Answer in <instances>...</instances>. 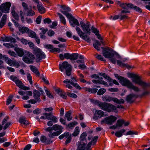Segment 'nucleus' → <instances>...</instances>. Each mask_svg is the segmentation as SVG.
<instances>
[{"label": "nucleus", "mask_w": 150, "mask_h": 150, "mask_svg": "<svg viewBox=\"0 0 150 150\" xmlns=\"http://www.w3.org/2000/svg\"><path fill=\"white\" fill-rule=\"evenodd\" d=\"M138 97V96L134 94H131L127 96L126 100L128 103H133L134 101V98H137Z\"/></svg>", "instance_id": "15"}, {"label": "nucleus", "mask_w": 150, "mask_h": 150, "mask_svg": "<svg viewBox=\"0 0 150 150\" xmlns=\"http://www.w3.org/2000/svg\"><path fill=\"white\" fill-rule=\"evenodd\" d=\"M113 102L116 103L118 104H123L124 103L125 101L124 99L121 98L120 99H118L117 98H114Z\"/></svg>", "instance_id": "38"}, {"label": "nucleus", "mask_w": 150, "mask_h": 150, "mask_svg": "<svg viewBox=\"0 0 150 150\" xmlns=\"http://www.w3.org/2000/svg\"><path fill=\"white\" fill-rule=\"evenodd\" d=\"M33 96L35 99H37L38 102L40 103L41 101L40 96L41 93L39 91L37 90H35L33 91Z\"/></svg>", "instance_id": "18"}, {"label": "nucleus", "mask_w": 150, "mask_h": 150, "mask_svg": "<svg viewBox=\"0 0 150 150\" xmlns=\"http://www.w3.org/2000/svg\"><path fill=\"white\" fill-rule=\"evenodd\" d=\"M35 58V57L32 53L28 52L23 57V60L25 63L31 64L33 62V60Z\"/></svg>", "instance_id": "9"}, {"label": "nucleus", "mask_w": 150, "mask_h": 150, "mask_svg": "<svg viewBox=\"0 0 150 150\" xmlns=\"http://www.w3.org/2000/svg\"><path fill=\"white\" fill-rule=\"evenodd\" d=\"M8 53L11 56L14 57H16L17 56L16 54L13 51L9 50L8 51Z\"/></svg>", "instance_id": "64"}, {"label": "nucleus", "mask_w": 150, "mask_h": 150, "mask_svg": "<svg viewBox=\"0 0 150 150\" xmlns=\"http://www.w3.org/2000/svg\"><path fill=\"white\" fill-rule=\"evenodd\" d=\"M27 16H33L35 15V13L34 11L30 8L26 11V13H24Z\"/></svg>", "instance_id": "31"}, {"label": "nucleus", "mask_w": 150, "mask_h": 150, "mask_svg": "<svg viewBox=\"0 0 150 150\" xmlns=\"http://www.w3.org/2000/svg\"><path fill=\"white\" fill-rule=\"evenodd\" d=\"M55 91L60 96L64 99H66L67 98V96L64 93L62 92L61 90L59 88L56 89L55 90Z\"/></svg>", "instance_id": "29"}, {"label": "nucleus", "mask_w": 150, "mask_h": 150, "mask_svg": "<svg viewBox=\"0 0 150 150\" xmlns=\"http://www.w3.org/2000/svg\"><path fill=\"white\" fill-rule=\"evenodd\" d=\"M13 97V96L11 95L8 97L6 100V104L7 105H9L11 103Z\"/></svg>", "instance_id": "52"}, {"label": "nucleus", "mask_w": 150, "mask_h": 150, "mask_svg": "<svg viewBox=\"0 0 150 150\" xmlns=\"http://www.w3.org/2000/svg\"><path fill=\"white\" fill-rule=\"evenodd\" d=\"M7 15L6 14H4L1 20V21L0 22V28H2L3 27L6 22Z\"/></svg>", "instance_id": "28"}, {"label": "nucleus", "mask_w": 150, "mask_h": 150, "mask_svg": "<svg viewBox=\"0 0 150 150\" xmlns=\"http://www.w3.org/2000/svg\"><path fill=\"white\" fill-rule=\"evenodd\" d=\"M101 106H103L101 109L108 112L117 113L118 112L116 107L111 104L103 102Z\"/></svg>", "instance_id": "6"}, {"label": "nucleus", "mask_w": 150, "mask_h": 150, "mask_svg": "<svg viewBox=\"0 0 150 150\" xmlns=\"http://www.w3.org/2000/svg\"><path fill=\"white\" fill-rule=\"evenodd\" d=\"M5 60L6 62L10 66H12V60L8 57H5Z\"/></svg>", "instance_id": "54"}, {"label": "nucleus", "mask_w": 150, "mask_h": 150, "mask_svg": "<svg viewBox=\"0 0 150 150\" xmlns=\"http://www.w3.org/2000/svg\"><path fill=\"white\" fill-rule=\"evenodd\" d=\"M138 132H134L133 131H129L127 132L125 134L126 135H132V134H138Z\"/></svg>", "instance_id": "60"}, {"label": "nucleus", "mask_w": 150, "mask_h": 150, "mask_svg": "<svg viewBox=\"0 0 150 150\" xmlns=\"http://www.w3.org/2000/svg\"><path fill=\"white\" fill-rule=\"evenodd\" d=\"M79 57V54L78 53H73L71 54L70 59L71 60H75L77 59Z\"/></svg>", "instance_id": "41"}, {"label": "nucleus", "mask_w": 150, "mask_h": 150, "mask_svg": "<svg viewBox=\"0 0 150 150\" xmlns=\"http://www.w3.org/2000/svg\"><path fill=\"white\" fill-rule=\"evenodd\" d=\"M129 75L130 77L132 78V81L136 84L140 86L142 89H145L146 88L150 87V83L149 82L147 83L143 81L141 79V77L140 76L131 73Z\"/></svg>", "instance_id": "3"}, {"label": "nucleus", "mask_w": 150, "mask_h": 150, "mask_svg": "<svg viewBox=\"0 0 150 150\" xmlns=\"http://www.w3.org/2000/svg\"><path fill=\"white\" fill-rule=\"evenodd\" d=\"M71 111L67 112L65 114V117L67 118L68 121H69L72 120V117L71 116Z\"/></svg>", "instance_id": "39"}, {"label": "nucleus", "mask_w": 150, "mask_h": 150, "mask_svg": "<svg viewBox=\"0 0 150 150\" xmlns=\"http://www.w3.org/2000/svg\"><path fill=\"white\" fill-rule=\"evenodd\" d=\"M30 69L33 72L35 73L38 76H39L40 75V73L39 71H38V69L36 67L33 65L30 66Z\"/></svg>", "instance_id": "30"}, {"label": "nucleus", "mask_w": 150, "mask_h": 150, "mask_svg": "<svg viewBox=\"0 0 150 150\" xmlns=\"http://www.w3.org/2000/svg\"><path fill=\"white\" fill-rule=\"evenodd\" d=\"M106 91V90L104 88H101L97 91V94L98 95H102L104 94Z\"/></svg>", "instance_id": "43"}, {"label": "nucleus", "mask_w": 150, "mask_h": 150, "mask_svg": "<svg viewBox=\"0 0 150 150\" xmlns=\"http://www.w3.org/2000/svg\"><path fill=\"white\" fill-rule=\"evenodd\" d=\"M15 7L14 6H12L11 8V12L13 18L16 21H18L19 19V17L18 14L16 12L14 9Z\"/></svg>", "instance_id": "24"}, {"label": "nucleus", "mask_w": 150, "mask_h": 150, "mask_svg": "<svg viewBox=\"0 0 150 150\" xmlns=\"http://www.w3.org/2000/svg\"><path fill=\"white\" fill-rule=\"evenodd\" d=\"M62 130H59L55 132L52 134H49L48 136L51 138H53L54 136H57L60 134L62 132Z\"/></svg>", "instance_id": "33"}, {"label": "nucleus", "mask_w": 150, "mask_h": 150, "mask_svg": "<svg viewBox=\"0 0 150 150\" xmlns=\"http://www.w3.org/2000/svg\"><path fill=\"white\" fill-rule=\"evenodd\" d=\"M124 123V120L122 119L118 120L116 124L117 127H121Z\"/></svg>", "instance_id": "46"}, {"label": "nucleus", "mask_w": 150, "mask_h": 150, "mask_svg": "<svg viewBox=\"0 0 150 150\" xmlns=\"http://www.w3.org/2000/svg\"><path fill=\"white\" fill-rule=\"evenodd\" d=\"M103 49L102 53L103 56L105 58L109 59V60L112 64L116 63V60L115 56L117 59H121V56L118 53L113 51L111 48L107 47L104 48L102 47Z\"/></svg>", "instance_id": "1"}, {"label": "nucleus", "mask_w": 150, "mask_h": 150, "mask_svg": "<svg viewBox=\"0 0 150 150\" xmlns=\"http://www.w3.org/2000/svg\"><path fill=\"white\" fill-rule=\"evenodd\" d=\"M4 40L6 41L10 42H16V40L11 37H5Z\"/></svg>", "instance_id": "37"}, {"label": "nucleus", "mask_w": 150, "mask_h": 150, "mask_svg": "<svg viewBox=\"0 0 150 150\" xmlns=\"http://www.w3.org/2000/svg\"><path fill=\"white\" fill-rule=\"evenodd\" d=\"M96 58L102 61H105V59L102 56L98 54H96L95 55Z\"/></svg>", "instance_id": "53"}, {"label": "nucleus", "mask_w": 150, "mask_h": 150, "mask_svg": "<svg viewBox=\"0 0 150 150\" xmlns=\"http://www.w3.org/2000/svg\"><path fill=\"white\" fill-rule=\"evenodd\" d=\"M126 13H122V10L121 11L120 15V20H122L124 19H127L128 18V16L126 14Z\"/></svg>", "instance_id": "44"}, {"label": "nucleus", "mask_w": 150, "mask_h": 150, "mask_svg": "<svg viewBox=\"0 0 150 150\" xmlns=\"http://www.w3.org/2000/svg\"><path fill=\"white\" fill-rule=\"evenodd\" d=\"M59 67L60 71H64V69L66 70V74L67 76H70L71 74L72 66L66 61L64 62L62 64L59 65Z\"/></svg>", "instance_id": "5"}, {"label": "nucleus", "mask_w": 150, "mask_h": 150, "mask_svg": "<svg viewBox=\"0 0 150 150\" xmlns=\"http://www.w3.org/2000/svg\"><path fill=\"white\" fill-rule=\"evenodd\" d=\"M19 122L21 124L24 125H28L29 124L28 121L25 120V117H20L19 120Z\"/></svg>", "instance_id": "34"}, {"label": "nucleus", "mask_w": 150, "mask_h": 150, "mask_svg": "<svg viewBox=\"0 0 150 150\" xmlns=\"http://www.w3.org/2000/svg\"><path fill=\"white\" fill-rule=\"evenodd\" d=\"M57 14L59 16L61 22L64 25L66 24V21L64 17L61 13H57Z\"/></svg>", "instance_id": "35"}, {"label": "nucleus", "mask_w": 150, "mask_h": 150, "mask_svg": "<svg viewBox=\"0 0 150 150\" xmlns=\"http://www.w3.org/2000/svg\"><path fill=\"white\" fill-rule=\"evenodd\" d=\"M133 9H134L136 11L138 12L139 13H140L142 12V10L141 8L136 6H134Z\"/></svg>", "instance_id": "59"}, {"label": "nucleus", "mask_w": 150, "mask_h": 150, "mask_svg": "<svg viewBox=\"0 0 150 150\" xmlns=\"http://www.w3.org/2000/svg\"><path fill=\"white\" fill-rule=\"evenodd\" d=\"M45 91L46 93L48 96L50 98H53V96L52 94V93L47 90H45Z\"/></svg>", "instance_id": "63"}, {"label": "nucleus", "mask_w": 150, "mask_h": 150, "mask_svg": "<svg viewBox=\"0 0 150 150\" xmlns=\"http://www.w3.org/2000/svg\"><path fill=\"white\" fill-rule=\"evenodd\" d=\"M104 116V112L103 111L100 110H96L95 112L93 119L95 120H97Z\"/></svg>", "instance_id": "14"}, {"label": "nucleus", "mask_w": 150, "mask_h": 150, "mask_svg": "<svg viewBox=\"0 0 150 150\" xmlns=\"http://www.w3.org/2000/svg\"><path fill=\"white\" fill-rule=\"evenodd\" d=\"M148 87L146 88V89H142L144 91L142 93V94L141 95V96H143L148 95L150 94V92L149 91L146 90L147 89Z\"/></svg>", "instance_id": "47"}, {"label": "nucleus", "mask_w": 150, "mask_h": 150, "mask_svg": "<svg viewBox=\"0 0 150 150\" xmlns=\"http://www.w3.org/2000/svg\"><path fill=\"white\" fill-rule=\"evenodd\" d=\"M11 5V3L9 2H6L3 3L0 6V10L5 13H9Z\"/></svg>", "instance_id": "13"}, {"label": "nucleus", "mask_w": 150, "mask_h": 150, "mask_svg": "<svg viewBox=\"0 0 150 150\" xmlns=\"http://www.w3.org/2000/svg\"><path fill=\"white\" fill-rule=\"evenodd\" d=\"M14 50L16 52L18 55L20 57H22L24 54L23 50L22 48H15Z\"/></svg>", "instance_id": "26"}, {"label": "nucleus", "mask_w": 150, "mask_h": 150, "mask_svg": "<svg viewBox=\"0 0 150 150\" xmlns=\"http://www.w3.org/2000/svg\"><path fill=\"white\" fill-rule=\"evenodd\" d=\"M45 114L49 115L48 120H50L53 123H56L58 121L57 118L55 116L53 115L52 112L49 113V114Z\"/></svg>", "instance_id": "21"}, {"label": "nucleus", "mask_w": 150, "mask_h": 150, "mask_svg": "<svg viewBox=\"0 0 150 150\" xmlns=\"http://www.w3.org/2000/svg\"><path fill=\"white\" fill-rule=\"evenodd\" d=\"M92 102L94 103L95 104L98 105L99 107H100V108L101 109V108H102V106L101 105H102L103 104V103L100 102L98 100H93V101Z\"/></svg>", "instance_id": "45"}, {"label": "nucleus", "mask_w": 150, "mask_h": 150, "mask_svg": "<svg viewBox=\"0 0 150 150\" xmlns=\"http://www.w3.org/2000/svg\"><path fill=\"white\" fill-rule=\"evenodd\" d=\"M67 82H68V83H70V84L77 89L81 90V88L77 83H74V81H72V80H70L67 79L64 80L63 81L64 83H66Z\"/></svg>", "instance_id": "19"}, {"label": "nucleus", "mask_w": 150, "mask_h": 150, "mask_svg": "<svg viewBox=\"0 0 150 150\" xmlns=\"http://www.w3.org/2000/svg\"><path fill=\"white\" fill-rule=\"evenodd\" d=\"M119 82L123 86H126L128 88L132 89L136 92L141 91L138 87L134 86L129 80L123 77Z\"/></svg>", "instance_id": "4"}, {"label": "nucleus", "mask_w": 150, "mask_h": 150, "mask_svg": "<svg viewBox=\"0 0 150 150\" xmlns=\"http://www.w3.org/2000/svg\"><path fill=\"white\" fill-rule=\"evenodd\" d=\"M87 134L86 132H84L81 134L80 138V141L79 142L87 143L86 137Z\"/></svg>", "instance_id": "22"}, {"label": "nucleus", "mask_w": 150, "mask_h": 150, "mask_svg": "<svg viewBox=\"0 0 150 150\" xmlns=\"http://www.w3.org/2000/svg\"><path fill=\"white\" fill-rule=\"evenodd\" d=\"M66 138H67V139L65 142L66 144H67L69 143H70L71 139V135L69 134V135L67 136L66 137Z\"/></svg>", "instance_id": "56"}, {"label": "nucleus", "mask_w": 150, "mask_h": 150, "mask_svg": "<svg viewBox=\"0 0 150 150\" xmlns=\"http://www.w3.org/2000/svg\"><path fill=\"white\" fill-rule=\"evenodd\" d=\"M78 124V123L76 121H74L72 122H71L68 125H67V127H68L69 128L72 129V128L74 127L75 125H77Z\"/></svg>", "instance_id": "42"}, {"label": "nucleus", "mask_w": 150, "mask_h": 150, "mask_svg": "<svg viewBox=\"0 0 150 150\" xmlns=\"http://www.w3.org/2000/svg\"><path fill=\"white\" fill-rule=\"evenodd\" d=\"M114 97H110L109 96L106 95L103 96L102 97V100L105 102H109L111 101H113Z\"/></svg>", "instance_id": "23"}, {"label": "nucleus", "mask_w": 150, "mask_h": 150, "mask_svg": "<svg viewBox=\"0 0 150 150\" xmlns=\"http://www.w3.org/2000/svg\"><path fill=\"white\" fill-rule=\"evenodd\" d=\"M8 119V117H6L3 120L2 122V125H0V131L3 128L2 125H4L7 121Z\"/></svg>", "instance_id": "49"}, {"label": "nucleus", "mask_w": 150, "mask_h": 150, "mask_svg": "<svg viewBox=\"0 0 150 150\" xmlns=\"http://www.w3.org/2000/svg\"><path fill=\"white\" fill-rule=\"evenodd\" d=\"M27 77L28 80L29 81L31 85L33 84V81L32 80V76L30 74L28 73L27 74Z\"/></svg>", "instance_id": "62"}, {"label": "nucleus", "mask_w": 150, "mask_h": 150, "mask_svg": "<svg viewBox=\"0 0 150 150\" xmlns=\"http://www.w3.org/2000/svg\"><path fill=\"white\" fill-rule=\"evenodd\" d=\"M125 129H121L120 131L116 132L115 133V135L117 137H120L122 135V133L125 132Z\"/></svg>", "instance_id": "36"}, {"label": "nucleus", "mask_w": 150, "mask_h": 150, "mask_svg": "<svg viewBox=\"0 0 150 150\" xmlns=\"http://www.w3.org/2000/svg\"><path fill=\"white\" fill-rule=\"evenodd\" d=\"M134 5L131 3H122L120 5V6L123 10H122V13H129V11H128L129 9H133Z\"/></svg>", "instance_id": "10"}, {"label": "nucleus", "mask_w": 150, "mask_h": 150, "mask_svg": "<svg viewBox=\"0 0 150 150\" xmlns=\"http://www.w3.org/2000/svg\"><path fill=\"white\" fill-rule=\"evenodd\" d=\"M22 5L25 10L24 13H26V11L29 9L28 5L27 4L24 2L22 3Z\"/></svg>", "instance_id": "55"}, {"label": "nucleus", "mask_w": 150, "mask_h": 150, "mask_svg": "<svg viewBox=\"0 0 150 150\" xmlns=\"http://www.w3.org/2000/svg\"><path fill=\"white\" fill-rule=\"evenodd\" d=\"M90 24L89 22H87L86 24V25L83 26L82 28L83 31L85 32L86 34L90 35L91 33L90 29Z\"/></svg>", "instance_id": "20"}, {"label": "nucleus", "mask_w": 150, "mask_h": 150, "mask_svg": "<svg viewBox=\"0 0 150 150\" xmlns=\"http://www.w3.org/2000/svg\"><path fill=\"white\" fill-rule=\"evenodd\" d=\"M18 29L19 31L22 33H28L30 31V30L28 27L22 26L18 27Z\"/></svg>", "instance_id": "25"}, {"label": "nucleus", "mask_w": 150, "mask_h": 150, "mask_svg": "<svg viewBox=\"0 0 150 150\" xmlns=\"http://www.w3.org/2000/svg\"><path fill=\"white\" fill-rule=\"evenodd\" d=\"M3 45L7 47L13 48L15 47V44L4 43Z\"/></svg>", "instance_id": "51"}, {"label": "nucleus", "mask_w": 150, "mask_h": 150, "mask_svg": "<svg viewBox=\"0 0 150 150\" xmlns=\"http://www.w3.org/2000/svg\"><path fill=\"white\" fill-rule=\"evenodd\" d=\"M28 44L29 46L33 50V52H34V50L35 49L38 48L37 47H35L34 44L31 42H28Z\"/></svg>", "instance_id": "58"}, {"label": "nucleus", "mask_w": 150, "mask_h": 150, "mask_svg": "<svg viewBox=\"0 0 150 150\" xmlns=\"http://www.w3.org/2000/svg\"><path fill=\"white\" fill-rule=\"evenodd\" d=\"M52 128L53 130L56 131L57 130H62L63 129V127L61 125L57 124H55L53 125L52 126Z\"/></svg>", "instance_id": "40"}, {"label": "nucleus", "mask_w": 150, "mask_h": 150, "mask_svg": "<svg viewBox=\"0 0 150 150\" xmlns=\"http://www.w3.org/2000/svg\"><path fill=\"white\" fill-rule=\"evenodd\" d=\"M95 42L93 44V46L94 48L98 51L100 50V48L98 46H100L101 44L100 42L98 40H96L95 41Z\"/></svg>", "instance_id": "32"}, {"label": "nucleus", "mask_w": 150, "mask_h": 150, "mask_svg": "<svg viewBox=\"0 0 150 150\" xmlns=\"http://www.w3.org/2000/svg\"><path fill=\"white\" fill-rule=\"evenodd\" d=\"M79 132V128L78 127H76L74 132L72 134V135L76 137L77 136Z\"/></svg>", "instance_id": "48"}, {"label": "nucleus", "mask_w": 150, "mask_h": 150, "mask_svg": "<svg viewBox=\"0 0 150 150\" xmlns=\"http://www.w3.org/2000/svg\"><path fill=\"white\" fill-rule=\"evenodd\" d=\"M15 83L17 86L21 89L24 90H27L30 89L29 87L24 86L22 81L19 79Z\"/></svg>", "instance_id": "16"}, {"label": "nucleus", "mask_w": 150, "mask_h": 150, "mask_svg": "<svg viewBox=\"0 0 150 150\" xmlns=\"http://www.w3.org/2000/svg\"><path fill=\"white\" fill-rule=\"evenodd\" d=\"M91 29L92 31V32L95 33V35H97L98 33H99V31L97 29L95 28L93 26H92Z\"/></svg>", "instance_id": "57"}, {"label": "nucleus", "mask_w": 150, "mask_h": 150, "mask_svg": "<svg viewBox=\"0 0 150 150\" xmlns=\"http://www.w3.org/2000/svg\"><path fill=\"white\" fill-rule=\"evenodd\" d=\"M117 119V118L116 117L113 115H110L102 120L101 121V123L103 124L105 123L108 125H111Z\"/></svg>", "instance_id": "12"}, {"label": "nucleus", "mask_w": 150, "mask_h": 150, "mask_svg": "<svg viewBox=\"0 0 150 150\" xmlns=\"http://www.w3.org/2000/svg\"><path fill=\"white\" fill-rule=\"evenodd\" d=\"M45 48L49 50V51L52 52H59L60 49L58 48H54L53 45H45Z\"/></svg>", "instance_id": "17"}, {"label": "nucleus", "mask_w": 150, "mask_h": 150, "mask_svg": "<svg viewBox=\"0 0 150 150\" xmlns=\"http://www.w3.org/2000/svg\"><path fill=\"white\" fill-rule=\"evenodd\" d=\"M87 143L78 142L77 150H91V142H90L86 146Z\"/></svg>", "instance_id": "11"}, {"label": "nucleus", "mask_w": 150, "mask_h": 150, "mask_svg": "<svg viewBox=\"0 0 150 150\" xmlns=\"http://www.w3.org/2000/svg\"><path fill=\"white\" fill-rule=\"evenodd\" d=\"M38 12L41 14L44 13L45 12V8L41 4H38L37 6Z\"/></svg>", "instance_id": "27"}, {"label": "nucleus", "mask_w": 150, "mask_h": 150, "mask_svg": "<svg viewBox=\"0 0 150 150\" xmlns=\"http://www.w3.org/2000/svg\"><path fill=\"white\" fill-rule=\"evenodd\" d=\"M60 7L64 10H61L60 11L69 19V23L72 27H75V25L77 26L80 25L78 20L73 17L71 14L68 13L71 11V9L69 7L65 5H61Z\"/></svg>", "instance_id": "2"}, {"label": "nucleus", "mask_w": 150, "mask_h": 150, "mask_svg": "<svg viewBox=\"0 0 150 150\" xmlns=\"http://www.w3.org/2000/svg\"><path fill=\"white\" fill-rule=\"evenodd\" d=\"M28 33V34L29 36L32 38H35L36 36V35L35 33L30 30V31H29V33Z\"/></svg>", "instance_id": "50"}, {"label": "nucleus", "mask_w": 150, "mask_h": 150, "mask_svg": "<svg viewBox=\"0 0 150 150\" xmlns=\"http://www.w3.org/2000/svg\"><path fill=\"white\" fill-rule=\"evenodd\" d=\"M67 94L68 96L74 98H76L77 97V95L74 93H71L67 92Z\"/></svg>", "instance_id": "61"}, {"label": "nucleus", "mask_w": 150, "mask_h": 150, "mask_svg": "<svg viewBox=\"0 0 150 150\" xmlns=\"http://www.w3.org/2000/svg\"><path fill=\"white\" fill-rule=\"evenodd\" d=\"M75 29L78 34L81 38L88 43L91 42V40L88 35L85 34L79 27L76 26Z\"/></svg>", "instance_id": "8"}, {"label": "nucleus", "mask_w": 150, "mask_h": 150, "mask_svg": "<svg viewBox=\"0 0 150 150\" xmlns=\"http://www.w3.org/2000/svg\"><path fill=\"white\" fill-rule=\"evenodd\" d=\"M33 53L35 56V59L37 62H40L42 59H45L46 57L45 53L39 48L35 49Z\"/></svg>", "instance_id": "7"}]
</instances>
